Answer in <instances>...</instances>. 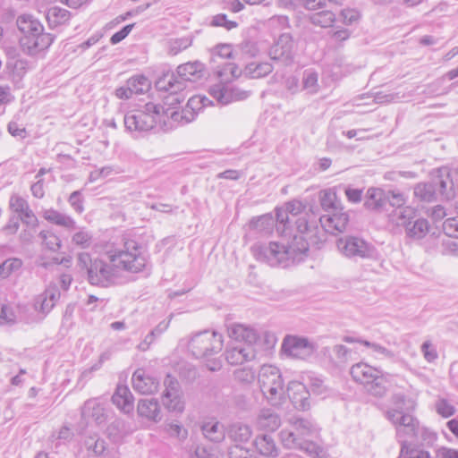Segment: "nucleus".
Segmentation results:
<instances>
[{
  "mask_svg": "<svg viewBox=\"0 0 458 458\" xmlns=\"http://www.w3.org/2000/svg\"><path fill=\"white\" fill-rule=\"evenodd\" d=\"M78 266L87 273L88 282L96 286L109 287L121 277V271L139 273L147 267V259L141 247L134 240L126 241L123 249L107 251L92 259L88 252L77 256Z\"/></svg>",
  "mask_w": 458,
  "mask_h": 458,
  "instance_id": "obj_1",
  "label": "nucleus"
},
{
  "mask_svg": "<svg viewBox=\"0 0 458 458\" xmlns=\"http://www.w3.org/2000/svg\"><path fill=\"white\" fill-rule=\"evenodd\" d=\"M297 233L293 234L291 243L284 244L270 242L268 244L256 243L251 247V252L259 261L271 267L283 265L286 267L289 261L300 259L301 255L308 252L310 246L319 247L324 242V234L319 235L320 230L315 221L310 222L305 216L294 220Z\"/></svg>",
  "mask_w": 458,
  "mask_h": 458,
  "instance_id": "obj_2",
  "label": "nucleus"
},
{
  "mask_svg": "<svg viewBox=\"0 0 458 458\" xmlns=\"http://www.w3.org/2000/svg\"><path fill=\"white\" fill-rule=\"evenodd\" d=\"M204 64L199 61L181 64L177 67L176 74H164L156 81L159 91L169 92L165 104L175 106L184 100L181 94L186 88L187 81H196L203 76Z\"/></svg>",
  "mask_w": 458,
  "mask_h": 458,
  "instance_id": "obj_3",
  "label": "nucleus"
},
{
  "mask_svg": "<svg viewBox=\"0 0 458 458\" xmlns=\"http://www.w3.org/2000/svg\"><path fill=\"white\" fill-rule=\"evenodd\" d=\"M16 25L22 34L20 38L21 47L30 55H35L47 49L54 41V36L45 33L41 22L31 14L19 15Z\"/></svg>",
  "mask_w": 458,
  "mask_h": 458,
  "instance_id": "obj_4",
  "label": "nucleus"
},
{
  "mask_svg": "<svg viewBox=\"0 0 458 458\" xmlns=\"http://www.w3.org/2000/svg\"><path fill=\"white\" fill-rule=\"evenodd\" d=\"M392 403L393 407L386 411V416L395 426L396 437H401L402 429L409 436L418 437L420 422L412 415L416 403L404 394H395L392 396Z\"/></svg>",
  "mask_w": 458,
  "mask_h": 458,
  "instance_id": "obj_5",
  "label": "nucleus"
},
{
  "mask_svg": "<svg viewBox=\"0 0 458 458\" xmlns=\"http://www.w3.org/2000/svg\"><path fill=\"white\" fill-rule=\"evenodd\" d=\"M165 108L159 104L148 102L141 108L131 110L125 114L123 117L124 126L131 132H146L152 130L157 123L163 120Z\"/></svg>",
  "mask_w": 458,
  "mask_h": 458,
  "instance_id": "obj_6",
  "label": "nucleus"
},
{
  "mask_svg": "<svg viewBox=\"0 0 458 458\" xmlns=\"http://www.w3.org/2000/svg\"><path fill=\"white\" fill-rule=\"evenodd\" d=\"M259 384L263 395L272 404H279L284 394V380L278 368L263 365L259 372Z\"/></svg>",
  "mask_w": 458,
  "mask_h": 458,
  "instance_id": "obj_7",
  "label": "nucleus"
},
{
  "mask_svg": "<svg viewBox=\"0 0 458 458\" xmlns=\"http://www.w3.org/2000/svg\"><path fill=\"white\" fill-rule=\"evenodd\" d=\"M350 374L355 382L363 385L372 395L382 396L385 394V379L379 369L368 363L358 362L352 366Z\"/></svg>",
  "mask_w": 458,
  "mask_h": 458,
  "instance_id": "obj_8",
  "label": "nucleus"
},
{
  "mask_svg": "<svg viewBox=\"0 0 458 458\" xmlns=\"http://www.w3.org/2000/svg\"><path fill=\"white\" fill-rule=\"evenodd\" d=\"M223 348V336L215 331L203 330L192 335L188 349L197 358H208L218 353Z\"/></svg>",
  "mask_w": 458,
  "mask_h": 458,
  "instance_id": "obj_9",
  "label": "nucleus"
},
{
  "mask_svg": "<svg viewBox=\"0 0 458 458\" xmlns=\"http://www.w3.org/2000/svg\"><path fill=\"white\" fill-rule=\"evenodd\" d=\"M339 251L346 258L353 260L378 259V251L374 245L358 236H345L336 242Z\"/></svg>",
  "mask_w": 458,
  "mask_h": 458,
  "instance_id": "obj_10",
  "label": "nucleus"
},
{
  "mask_svg": "<svg viewBox=\"0 0 458 458\" xmlns=\"http://www.w3.org/2000/svg\"><path fill=\"white\" fill-rule=\"evenodd\" d=\"M164 386L163 405L169 411L182 413L184 410V402L179 381L171 374H167L164 379Z\"/></svg>",
  "mask_w": 458,
  "mask_h": 458,
  "instance_id": "obj_11",
  "label": "nucleus"
},
{
  "mask_svg": "<svg viewBox=\"0 0 458 458\" xmlns=\"http://www.w3.org/2000/svg\"><path fill=\"white\" fill-rule=\"evenodd\" d=\"M304 208V205L300 200H292L287 202L284 207L276 208L277 233L284 236L291 235L290 225L293 219L303 211Z\"/></svg>",
  "mask_w": 458,
  "mask_h": 458,
  "instance_id": "obj_12",
  "label": "nucleus"
},
{
  "mask_svg": "<svg viewBox=\"0 0 458 458\" xmlns=\"http://www.w3.org/2000/svg\"><path fill=\"white\" fill-rule=\"evenodd\" d=\"M293 40L289 33L280 35L277 41L270 47L268 55L274 61L290 65L293 62Z\"/></svg>",
  "mask_w": 458,
  "mask_h": 458,
  "instance_id": "obj_13",
  "label": "nucleus"
},
{
  "mask_svg": "<svg viewBox=\"0 0 458 458\" xmlns=\"http://www.w3.org/2000/svg\"><path fill=\"white\" fill-rule=\"evenodd\" d=\"M282 350L290 356L304 359L314 352V345L305 337L287 335L283 341Z\"/></svg>",
  "mask_w": 458,
  "mask_h": 458,
  "instance_id": "obj_14",
  "label": "nucleus"
},
{
  "mask_svg": "<svg viewBox=\"0 0 458 458\" xmlns=\"http://www.w3.org/2000/svg\"><path fill=\"white\" fill-rule=\"evenodd\" d=\"M256 350L252 345H244L242 343L230 344L225 352L226 361L232 366H237L256 358Z\"/></svg>",
  "mask_w": 458,
  "mask_h": 458,
  "instance_id": "obj_15",
  "label": "nucleus"
},
{
  "mask_svg": "<svg viewBox=\"0 0 458 458\" xmlns=\"http://www.w3.org/2000/svg\"><path fill=\"white\" fill-rule=\"evenodd\" d=\"M343 209L342 207L319 218L321 227L324 231L331 234H336L345 231L349 223V216L346 212H344Z\"/></svg>",
  "mask_w": 458,
  "mask_h": 458,
  "instance_id": "obj_16",
  "label": "nucleus"
},
{
  "mask_svg": "<svg viewBox=\"0 0 458 458\" xmlns=\"http://www.w3.org/2000/svg\"><path fill=\"white\" fill-rule=\"evenodd\" d=\"M131 381L133 389L141 394H153L158 390L159 381L148 374L144 369H136Z\"/></svg>",
  "mask_w": 458,
  "mask_h": 458,
  "instance_id": "obj_17",
  "label": "nucleus"
},
{
  "mask_svg": "<svg viewBox=\"0 0 458 458\" xmlns=\"http://www.w3.org/2000/svg\"><path fill=\"white\" fill-rule=\"evenodd\" d=\"M286 393L297 410L306 411L310 409V392L306 389L305 385L298 381H291L287 386Z\"/></svg>",
  "mask_w": 458,
  "mask_h": 458,
  "instance_id": "obj_18",
  "label": "nucleus"
},
{
  "mask_svg": "<svg viewBox=\"0 0 458 458\" xmlns=\"http://www.w3.org/2000/svg\"><path fill=\"white\" fill-rule=\"evenodd\" d=\"M209 94L221 105H227L233 101L242 100L249 97L248 91L239 89H228L221 85H215L210 88Z\"/></svg>",
  "mask_w": 458,
  "mask_h": 458,
  "instance_id": "obj_19",
  "label": "nucleus"
},
{
  "mask_svg": "<svg viewBox=\"0 0 458 458\" xmlns=\"http://www.w3.org/2000/svg\"><path fill=\"white\" fill-rule=\"evenodd\" d=\"M228 335L233 339L235 343H242L244 345L252 346H254L259 337L254 328L242 324H232L228 327Z\"/></svg>",
  "mask_w": 458,
  "mask_h": 458,
  "instance_id": "obj_20",
  "label": "nucleus"
},
{
  "mask_svg": "<svg viewBox=\"0 0 458 458\" xmlns=\"http://www.w3.org/2000/svg\"><path fill=\"white\" fill-rule=\"evenodd\" d=\"M205 98L200 99L199 98L193 97L188 100L187 106L185 109L182 111H171L170 108L165 109V116L170 117L173 121L177 123H190L194 120L195 113L194 109L197 108L198 105L202 102V106H205L204 103Z\"/></svg>",
  "mask_w": 458,
  "mask_h": 458,
  "instance_id": "obj_21",
  "label": "nucleus"
},
{
  "mask_svg": "<svg viewBox=\"0 0 458 458\" xmlns=\"http://www.w3.org/2000/svg\"><path fill=\"white\" fill-rule=\"evenodd\" d=\"M42 216L48 223L63 227L69 232L75 230L77 227L76 221L71 216L52 208L44 209Z\"/></svg>",
  "mask_w": 458,
  "mask_h": 458,
  "instance_id": "obj_22",
  "label": "nucleus"
},
{
  "mask_svg": "<svg viewBox=\"0 0 458 458\" xmlns=\"http://www.w3.org/2000/svg\"><path fill=\"white\" fill-rule=\"evenodd\" d=\"M328 352L330 362L336 368H344L352 359V350L344 344H335L332 348H326L325 354Z\"/></svg>",
  "mask_w": 458,
  "mask_h": 458,
  "instance_id": "obj_23",
  "label": "nucleus"
},
{
  "mask_svg": "<svg viewBox=\"0 0 458 458\" xmlns=\"http://www.w3.org/2000/svg\"><path fill=\"white\" fill-rule=\"evenodd\" d=\"M113 403L123 413L133 411V395L126 386H118L112 396Z\"/></svg>",
  "mask_w": 458,
  "mask_h": 458,
  "instance_id": "obj_24",
  "label": "nucleus"
},
{
  "mask_svg": "<svg viewBox=\"0 0 458 458\" xmlns=\"http://www.w3.org/2000/svg\"><path fill=\"white\" fill-rule=\"evenodd\" d=\"M437 191V195H441L446 199L451 198L453 194V181L450 179L449 172L446 168L437 171V174L431 180Z\"/></svg>",
  "mask_w": 458,
  "mask_h": 458,
  "instance_id": "obj_25",
  "label": "nucleus"
},
{
  "mask_svg": "<svg viewBox=\"0 0 458 458\" xmlns=\"http://www.w3.org/2000/svg\"><path fill=\"white\" fill-rule=\"evenodd\" d=\"M138 414L148 420L159 421L161 420L159 403L157 399H141L137 407Z\"/></svg>",
  "mask_w": 458,
  "mask_h": 458,
  "instance_id": "obj_26",
  "label": "nucleus"
},
{
  "mask_svg": "<svg viewBox=\"0 0 458 458\" xmlns=\"http://www.w3.org/2000/svg\"><path fill=\"white\" fill-rule=\"evenodd\" d=\"M386 204V197L383 190L379 188H369L367 191L364 207L371 211H379Z\"/></svg>",
  "mask_w": 458,
  "mask_h": 458,
  "instance_id": "obj_27",
  "label": "nucleus"
},
{
  "mask_svg": "<svg viewBox=\"0 0 458 458\" xmlns=\"http://www.w3.org/2000/svg\"><path fill=\"white\" fill-rule=\"evenodd\" d=\"M257 451L263 456L276 457L278 449L270 435L263 434L258 436L254 441Z\"/></svg>",
  "mask_w": 458,
  "mask_h": 458,
  "instance_id": "obj_28",
  "label": "nucleus"
},
{
  "mask_svg": "<svg viewBox=\"0 0 458 458\" xmlns=\"http://www.w3.org/2000/svg\"><path fill=\"white\" fill-rule=\"evenodd\" d=\"M81 416L84 418L91 417L97 423L100 424L106 420L105 408L97 400H87L81 408Z\"/></svg>",
  "mask_w": 458,
  "mask_h": 458,
  "instance_id": "obj_29",
  "label": "nucleus"
},
{
  "mask_svg": "<svg viewBox=\"0 0 458 458\" xmlns=\"http://www.w3.org/2000/svg\"><path fill=\"white\" fill-rule=\"evenodd\" d=\"M46 18L50 28H56L70 21L71 13L64 8L53 6L47 9Z\"/></svg>",
  "mask_w": 458,
  "mask_h": 458,
  "instance_id": "obj_30",
  "label": "nucleus"
},
{
  "mask_svg": "<svg viewBox=\"0 0 458 458\" xmlns=\"http://www.w3.org/2000/svg\"><path fill=\"white\" fill-rule=\"evenodd\" d=\"M172 319V315L167 320H163L159 322V324L153 328L141 341L138 346L137 349L140 352H146L149 349L150 345L163 334L165 333L167 328L169 327L170 322Z\"/></svg>",
  "mask_w": 458,
  "mask_h": 458,
  "instance_id": "obj_31",
  "label": "nucleus"
},
{
  "mask_svg": "<svg viewBox=\"0 0 458 458\" xmlns=\"http://www.w3.org/2000/svg\"><path fill=\"white\" fill-rule=\"evenodd\" d=\"M318 198L321 208L327 213L342 208V203L338 199L335 189L329 188L320 191Z\"/></svg>",
  "mask_w": 458,
  "mask_h": 458,
  "instance_id": "obj_32",
  "label": "nucleus"
},
{
  "mask_svg": "<svg viewBox=\"0 0 458 458\" xmlns=\"http://www.w3.org/2000/svg\"><path fill=\"white\" fill-rule=\"evenodd\" d=\"M428 221L425 218H414L411 225L405 230V233L409 238L413 240L423 239L429 232Z\"/></svg>",
  "mask_w": 458,
  "mask_h": 458,
  "instance_id": "obj_33",
  "label": "nucleus"
},
{
  "mask_svg": "<svg viewBox=\"0 0 458 458\" xmlns=\"http://www.w3.org/2000/svg\"><path fill=\"white\" fill-rule=\"evenodd\" d=\"M276 226V220L270 214H266L256 218H252L250 222V227L263 234H269L274 226Z\"/></svg>",
  "mask_w": 458,
  "mask_h": 458,
  "instance_id": "obj_34",
  "label": "nucleus"
},
{
  "mask_svg": "<svg viewBox=\"0 0 458 458\" xmlns=\"http://www.w3.org/2000/svg\"><path fill=\"white\" fill-rule=\"evenodd\" d=\"M416 216V212L411 207H404L400 209H395L391 215L390 219L398 226H403L405 230L413 221Z\"/></svg>",
  "mask_w": 458,
  "mask_h": 458,
  "instance_id": "obj_35",
  "label": "nucleus"
},
{
  "mask_svg": "<svg viewBox=\"0 0 458 458\" xmlns=\"http://www.w3.org/2000/svg\"><path fill=\"white\" fill-rule=\"evenodd\" d=\"M279 416L271 410H263L258 417V425L267 431H275L280 426Z\"/></svg>",
  "mask_w": 458,
  "mask_h": 458,
  "instance_id": "obj_36",
  "label": "nucleus"
},
{
  "mask_svg": "<svg viewBox=\"0 0 458 458\" xmlns=\"http://www.w3.org/2000/svg\"><path fill=\"white\" fill-rule=\"evenodd\" d=\"M201 430L205 437L212 442L219 443L225 437L224 426L218 421L203 424Z\"/></svg>",
  "mask_w": 458,
  "mask_h": 458,
  "instance_id": "obj_37",
  "label": "nucleus"
},
{
  "mask_svg": "<svg viewBox=\"0 0 458 458\" xmlns=\"http://www.w3.org/2000/svg\"><path fill=\"white\" fill-rule=\"evenodd\" d=\"M273 65L268 62L250 63L245 66L244 74L251 79H259L271 73Z\"/></svg>",
  "mask_w": 458,
  "mask_h": 458,
  "instance_id": "obj_38",
  "label": "nucleus"
},
{
  "mask_svg": "<svg viewBox=\"0 0 458 458\" xmlns=\"http://www.w3.org/2000/svg\"><path fill=\"white\" fill-rule=\"evenodd\" d=\"M334 7L336 6L332 5L331 7H329L330 9L328 10H323L311 14L310 16V22L316 26H320L322 28L331 27L335 21Z\"/></svg>",
  "mask_w": 458,
  "mask_h": 458,
  "instance_id": "obj_39",
  "label": "nucleus"
},
{
  "mask_svg": "<svg viewBox=\"0 0 458 458\" xmlns=\"http://www.w3.org/2000/svg\"><path fill=\"white\" fill-rule=\"evenodd\" d=\"M252 431L248 425L234 423L228 430V437L231 440L239 443L247 442L251 437Z\"/></svg>",
  "mask_w": 458,
  "mask_h": 458,
  "instance_id": "obj_40",
  "label": "nucleus"
},
{
  "mask_svg": "<svg viewBox=\"0 0 458 458\" xmlns=\"http://www.w3.org/2000/svg\"><path fill=\"white\" fill-rule=\"evenodd\" d=\"M289 422L302 437L312 435L317 430L316 426L307 419L293 416L289 419Z\"/></svg>",
  "mask_w": 458,
  "mask_h": 458,
  "instance_id": "obj_41",
  "label": "nucleus"
},
{
  "mask_svg": "<svg viewBox=\"0 0 458 458\" xmlns=\"http://www.w3.org/2000/svg\"><path fill=\"white\" fill-rule=\"evenodd\" d=\"M414 195L422 201H433L437 197V191L432 182L418 183L414 188Z\"/></svg>",
  "mask_w": 458,
  "mask_h": 458,
  "instance_id": "obj_42",
  "label": "nucleus"
},
{
  "mask_svg": "<svg viewBox=\"0 0 458 458\" xmlns=\"http://www.w3.org/2000/svg\"><path fill=\"white\" fill-rule=\"evenodd\" d=\"M398 458H431L428 451L412 446L406 441H401V451Z\"/></svg>",
  "mask_w": 458,
  "mask_h": 458,
  "instance_id": "obj_43",
  "label": "nucleus"
},
{
  "mask_svg": "<svg viewBox=\"0 0 458 458\" xmlns=\"http://www.w3.org/2000/svg\"><path fill=\"white\" fill-rule=\"evenodd\" d=\"M84 445L88 451L95 455H100L106 450V443L97 434H89L85 437Z\"/></svg>",
  "mask_w": 458,
  "mask_h": 458,
  "instance_id": "obj_44",
  "label": "nucleus"
},
{
  "mask_svg": "<svg viewBox=\"0 0 458 458\" xmlns=\"http://www.w3.org/2000/svg\"><path fill=\"white\" fill-rule=\"evenodd\" d=\"M9 208L18 217L22 216L29 208H30L28 201L18 194H13L9 199Z\"/></svg>",
  "mask_w": 458,
  "mask_h": 458,
  "instance_id": "obj_45",
  "label": "nucleus"
},
{
  "mask_svg": "<svg viewBox=\"0 0 458 458\" xmlns=\"http://www.w3.org/2000/svg\"><path fill=\"white\" fill-rule=\"evenodd\" d=\"M127 85L131 89L132 93L136 95L146 92L150 86L148 78L144 75H136L130 78L127 81Z\"/></svg>",
  "mask_w": 458,
  "mask_h": 458,
  "instance_id": "obj_46",
  "label": "nucleus"
},
{
  "mask_svg": "<svg viewBox=\"0 0 458 458\" xmlns=\"http://www.w3.org/2000/svg\"><path fill=\"white\" fill-rule=\"evenodd\" d=\"M92 234L83 228L76 232L72 237V242L81 249L89 248L92 244Z\"/></svg>",
  "mask_w": 458,
  "mask_h": 458,
  "instance_id": "obj_47",
  "label": "nucleus"
},
{
  "mask_svg": "<svg viewBox=\"0 0 458 458\" xmlns=\"http://www.w3.org/2000/svg\"><path fill=\"white\" fill-rule=\"evenodd\" d=\"M39 237L42 240V243L49 250L57 251L60 249L61 240L54 233L50 231H41Z\"/></svg>",
  "mask_w": 458,
  "mask_h": 458,
  "instance_id": "obj_48",
  "label": "nucleus"
},
{
  "mask_svg": "<svg viewBox=\"0 0 458 458\" xmlns=\"http://www.w3.org/2000/svg\"><path fill=\"white\" fill-rule=\"evenodd\" d=\"M303 89L309 90L310 93H315L318 90V73L313 70H306L302 77Z\"/></svg>",
  "mask_w": 458,
  "mask_h": 458,
  "instance_id": "obj_49",
  "label": "nucleus"
},
{
  "mask_svg": "<svg viewBox=\"0 0 458 458\" xmlns=\"http://www.w3.org/2000/svg\"><path fill=\"white\" fill-rule=\"evenodd\" d=\"M234 379L242 384H250L255 380V371L250 367H244L233 371Z\"/></svg>",
  "mask_w": 458,
  "mask_h": 458,
  "instance_id": "obj_50",
  "label": "nucleus"
},
{
  "mask_svg": "<svg viewBox=\"0 0 458 458\" xmlns=\"http://www.w3.org/2000/svg\"><path fill=\"white\" fill-rule=\"evenodd\" d=\"M84 198L81 191L72 192L68 198V203L77 214H82L84 211Z\"/></svg>",
  "mask_w": 458,
  "mask_h": 458,
  "instance_id": "obj_51",
  "label": "nucleus"
},
{
  "mask_svg": "<svg viewBox=\"0 0 458 458\" xmlns=\"http://www.w3.org/2000/svg\"><path fill=\"white\" fill-rule=\"evenodd\" d=\"M305 8L308 10H317L323 7H331L332 5L341 6L343 4L337 0H302Z\"/></svg>",
  "mask_w": 458,
  "mask_h": 458,
  "instance_id": "obj_52",
  "label": "nucleus"
},
{
  "mask_svg": "<svg viewBox=\"0 0 458 458\" xmlns=\"http://www.w3.org/2000/svg\"><path fill=\"white\" fill-rule=\"evenodd\" d=\"M280 437L283 445L287 448H298L301 444L296 433L286 429L280 432Z\"/></svg>",
  "mask_w": 458,
  "mask_h": 458,
  "instance_id": "obj_53",
  "label": "nucleus"
},
{
  "mask_svg": "<svg viewBox=\"0 0 458 458\" xmlns=\"http://www.w3.org/2000/svg\"><path fill=\"white\" fill-rule=\"evenodd\" d=\"M212 61L215 62V57L218 56L224 59L233 57V51L230 44H218L212 49Z\"/></svg>",
  "mask_w": 458,
  "mask_h": 458,
  "instance_id": "obj_54",
  "label": "nucleus"
},
{
  "mask_svg": "<svg viewBox=\"0 0 458 458\" xmlns=\"http://www.w3.org/2000/svg\"><path fill=\"white\" fill-rule=\"evenodd\" d=\"M210 24L214 27H224L227 30L234 29L238 26L236 21L228 20L227 16L224 13L215 15L212 18Z\"/></svg>",
  "mask_w": 458,
  "mask_h": 458,
  "instance_id": "obj_55",
  "label": "nucleus"
},
{
  "mask_svg": "<svg viewBox=\"0 0 458 458\" xmlns=\"http://www.w3.org/2000/svg\"><path fill=\"white\" fill-rule=\"evenodd\" d=\"M443 231L450 238H458V216L445 219L443 223Z\"/></svg>",
  "mask_w": 458,
  "mask_h": 458,
  "instance_id": "obj_56",
  "label": "nucleus"
},
{
  "mask_svg": "<svg viewBox=\"0 0 458 458\" xmlns=\"http://www.w3.org/2000/svg\"><path fill=\"white\" fill-rule=\"evenodd\" d=\"M231 75L232 79H237L242 74V70L235 64L228 63L225 64L223 68L217 71V75L220 78L224 76Z\"/></svg>",
  "mask_w": 458,
  "mask_h": 458,
  "instance_id": "obj_57",
  "label": "nucleus"
},
{
  "mask_svg": "<svg viewBox=\"0 0 458 458\" xmlns=\"http://www.w3.org/2000/svg\"><path fill=\"white\" fill-rule=\"evenodd\" d=\"M21 260L19 259H9L0 265V274L6 277L13 271L18 270L21 267Z\"/></svg>",
  "mask_w": 458,
  "mask_h": 458,
  "instance_id": "obj_58",
  "label": "nucleus"
},
{
  "mask_svg": "<svg viewBox=\"0 0 458 458\" xmlns=\"http://www.w3.org/2000/svg\"><path fill=\"white\" fill-rule=\"evenodd\" d=\"M7 131L13 137L21 140L25 139L28 135L26 128L22 124H20L17 120H12L8 123Z\"/></svg>",
  "mask_w": 458,
  "mask_h": 458,
  "instance_id": "obj_59",
  "label": "nucleus"
},
{
  "mask_svg": "<svg viewBox=\"0 0 458 458\" xmlns=\"http://www.w3.org/2000/svg\"><path fill=\"white\" fill-rule=\"evenodd\" d=\"M436 409L439 415L448 418L454 414L455 408L445 399H440L436 403Z\"/></svg>",
  "mask_w": 458,
  "mask_h": 458,
  "instance_id": "obj_60",
  "label": "nucleus"
},
{
  "mask_svg": "<svg viewBox=\"0 0 458 458\" xmlns=\"http://www.w3.org/2000/svg\"><path fill=\"white\" fill-rule=\"evenodd\" d=\"M441 253L445 256H458V243L451 239L443 240L441 243Z\"/></svg>",
  "mask_w": 458,
  "mask_h": 458,
  "instance_id": "obj_61",
  "label": "nucleus"
},
{
  "mask_svg": "<svg viewBox=\"0 0 458 458\" xmlns=\"http://www.w3.org/2000/svg\"><path fill=\"white\" fill-rule=\"evenodd\" d=\"M387 200L392 207H394L397 209L404 208L403 206L406 203L405 196L403 193L394 191L388 192Z\"/></svg>",
  "mask_w": 458,
  "mask_h": 458,
  "instance_id": "obj_62",
  "label": "nucleus"
},
{
  "mask_svg": "<svg viewBox=\"0 0 458 458\" xmlns=\"http://www.w3.org/2000/svg\"><path fill=\"white\" fill-rule=\"evenodd\" d=\"M342 21L345 25H352L360 18V13L356 9H344L341 12Z\"/></svg>",
  "mask_w": 458,
  "mask_h": 458,
  "instance_id": "obj_63",
  "label": "nucleus"
},
{
  "mask_svg": "<svg viewBox=\"0 0 458 458\" xmlns=\"http://www.w3.org/2000/svg\"><path fill=\"white\" fill-rule=\"evenodd\" d=\"M421 352L425 360L428 362L436 360L438 357L436 348L429 341H426L422 344Z\"/></svg>",
  "mask_w": 458,
  "mask_h": 458,
  "instance_id": "obj_64",
  "label": "nucleus"
}]
</instances>
